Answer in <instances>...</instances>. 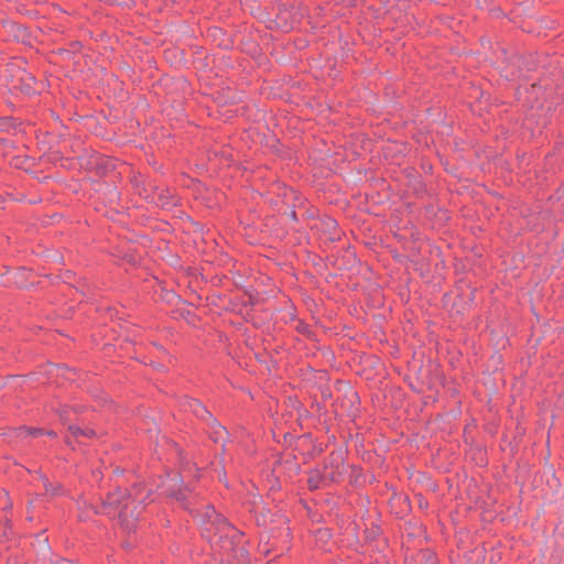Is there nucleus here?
Listing matches in <instances>:
<instances>
[{
    "mask_svg": "<svg viewBox=\"0 0 564 564\" xmlns=\"http://www.w3.org/2000/svg\"><path fill=\"white\" fill-rule=\"evenodd\" d=\"M141 510V503L135 505L134 500L121 489L111 492L101 505V512L109 517H117L126 530H132L135 527Z\"/></svg>",
    "mask_w": 564,
    "mask_h": 564,
    "instance_id": "obj_1",
    "label": "nucleus"
},
{
    "mask_svg": "<svg viewBox=\"0 0 564 564\" xmlns=\"http://www.w3.org/2000/svg\"><path fill=\"white\" fill-rule=\"evenodd\" d=\"M198 516L203 525V534L212 543H220L224 538H232L236 533L235 529L210 506L206 507L205 511Z\"/></svg>",
    "mask_w": 564,
    "mask_h": 564,
    "instance_id": "obj_2",
    "label": "nucleus"
},
{
    "mask_svg": "<svg viewBox=\"0 0 564 564\" xmlns=\"http://www.w3.org/2000/svg\"><path fill=\"white\" fill-rule=\"evenodd\" d=\"M188 406L195 415H197L202 419L210 417L209 412L206 410V408L200 402H198L196 400H192L188 402Z\"/></svg>",
    "mask_w": 564,
    "mask_h": 564,
    "instance_id": "obj_3",
    "label": "nucleus"
},
{
    "mask_svg": "<svg viewBox=\"0 0 564 564\" xmlns=\"http://www.w3.org/2000/svg\"><path fill=\"white\" fill-rule=\"evenodd\" d=\"M227 436V431L224 426L215 423L213 426V437L215 442H224Z\"/></svg>",
    "mask_w": 564,
    "mask_h": 564,
    "instance_id": "obj_4",
    "label": "nucleus"
},
{
    "mask_svg": "<svg viewBox=\"0 0 564 564\" xmlns=\"http://www.w3.org/2000/svg\"><path fill=\"white\" fill-rule=\"evenodd\" d=\"M69 431L73 433V435L75 436H78V435H86V436H90L93 435V432L91 431H84L82 430L80 427L78 426H69Z\"/></svg>",
    "mask_w": 564,
    "mask_h": 564,
    "instance_id": "obj_5",
    "label": "nucleus"
},
{
    "mask_svg": "<svg viewBox=\"0 0 564 564\" xmlns=\"http://www.w3.org/2000/svg\"><path fill=\"white\" fill-rule=\"evenodd\" d=\"M427 556V560L431 561V563L433 564L434 562V555L433 554H430V553H426L425 554Z\"/></svg>",
    "mask_w": 564,
    "mask_h": 564,
    "instance_id": "obj_6",
    "label": "nucleus"
},
{
    "mask_svg": "<svg viewBox=\"0 0 564 564\" xmlns=\"http://www.w3.org/2000/svg\"><path fill=\"white\" fill-rule=\"evenodd\" d=\"M171 204H172V203H169L167 200H163V202L161 203V205H162L163 207H167V206H169V205H171Z\"/></svg>",
    "mask_w": 564,
    "mask_h": 564,
    "instance_id": "obj_7",
    "label": "nucleus"
},
{
    "mask_svg": "<svg viewBox=\"0 0 564 564\" xmlns=\"http://www.w3.org/2000/svg\"><path fill=\"white\" fill-rule=\"evenodd\" d=\"M30 433H32V434H34V435H37V434H40V433H41V431H40V430H34V431H30Z\"/></svg>",
    "mask_w": 564,
    "mask_h": 564,
    "instance_id": "obj_8",
    "label": "nucleus"
},
{
    "mask_svg": "<svg viewBox=\"0 0 564 564\" xmlns=\"http://www.w3.org/2000/svg\"><path fill=\"white\" fill-rule=\"evenodd\" d=\"M176 499H184V495L181 492L180 495L176 496Z\"/></svg>",
    "mask_w": 564,
    "mask_h": 564,
    "instance_id": "obj_9",
    "label": "nucleus"
},
{
    "mask_svg": "<svg viewBox=\"0 0 564 564\" xmlns=\"http://www.w3.org/2000/svg\"><path fill=\"white\" fill-rule=\"evenodd\" d=\"M47 434H48L50 436H55V433H54L53 431H48V432H47Z\"/></svg>",
    "mask_w": 564,
    "mask_h": 564,
    "instance_id": "obj_10",
    "label": "nucleus"
},
{
    "mask_svg": "<svg viewBox=\"0 0 564 564\" xmlns=\"http://www.w3.org/2000/svg\"><path fill=\"white\" fill-rule=\"evenodd\" d=\"M239 552L241 553V555L245 554V550L242 547L239 549Z\"/></svg>",
    "mask_w": 564,
    "mask_h": 564,
    "instance_id": "obj_11",
    "label": "nucleus"
},
{
    "mask_svg": "<svg viewBox=\"0 0 564 564\" xmlns=\"http://www.w3.org/2000/svg\"><path fill=\"white\" fill-rule=\"evenodd\" d=\"M313 488H316V485H315V481H312V485H311Z\"/></svg>",
    "mask_w": 564,
    "mask_h": 564,
    "instance_id": "obj_12",
    "label": "nucleus"
},
{
    "mask_svg": "<svg viewBox=\"0 0 564 564\" xmlns=\"http://www.w3.org/2000/svg\"><path fill=\"white\" fill-rule=\"evenodd\" d=\"M313 488H316V485H315V481H312V485H311Z\"/></svg>",
    "mask_w": 564,
    "mask_h": 564,
    "instance_id": "obj_13",
    "label": "nucleus"
}]
</instances>
